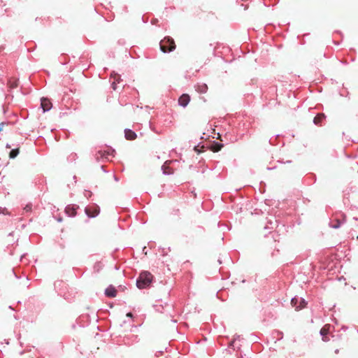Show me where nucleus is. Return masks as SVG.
<instances>
[{
  "instance_id": "0eeeda50",
  "label": "nucleus",
  "mask_w": 358,
  "mask_h": 358,
  "mask_svg": "<svg viewBox=\"0 0 358 358\" xmlns=\"http://www.w3.org/2000/svg\"><path fill=\"white\" fill-rule=\"evenodd\" d=\"M117 290L116 289L113 287L112 285H110L108 287H107L105 290V294L108 297H115L117 295Z\"/></svg>"
},
{
  "instance_id": "20e7f679",
  "label": "nucleus",
  "mask_w": 358,
  "mask_h": 358,
  "mask_svg": "<svg viewBox=\"0 0 358 358\" xmlns=\"http://www.w3.org/2000/svg\"><path fill=\"white\" fill-rule=\"evenodd\" d=\"M330 331V325L329 324H325L320 330V334L322 336V340L324 342H327L329 341V338H328L327 335L329 333Z\"/></svg>"
},
{
  "instance_id": "f3484780",
  "label": "nucleus",
  "mask_w": 358,
  "mask_h": 358,
  "mask_svg": "<svg viewBox=\"0 0 358 358\" xmlns=\"http://www.w3.org/2000/svg\"><path fill=\"white\" fill-rule=\"evenodd\" d=\"M223 147V145L222 144H220V143H215V145H213L212 146V150L213 152H218L221 150V148Z\"/></svg>"
},
{
  "instance_id": "dca6fc26",
  "label": "nucleus",
  "mask_w": 358,
  "mask_h": 358,
  "mask_svg": "<svg viewBox=\"0 0 358 358\" xmlns=\"http://www.w3.org/2000/svg\"><path fill=\"white\" fill-rule=\"evenodd\" d=\"M18 154H19V148L13 149L10 152L9 157H10V158L13 159V158L16 157Z\"/></svg>"
},
{
  "instance_id": "4be33fe9",
  "label": "nucleus",
  "mask_w": 358,
  "mask_h": 358,
  "mask_svg": "<svg viewBox=\"0 0 358 358\" xmlns=\"http://www.w3.org/2000/svg\"><path fill=\"white\" fill-rule=\"evenodd\" d=\"M127 316L131 317H132V313H129L127 314Z\"/></svg>"
},
{
  "instance_id": "a211bd4d",
  "label": "nucleus",
  "mask_w": 358,
  "mask_h": 358,
  "mask_svg": "<svg viewBox=\"0 0 358 358\" xmlns=\"http://www.w3.org/2000/svg\"><path fill=\"white\" fill-rule=\"evenodd\" d=\"M299 299L297 297H294L291 300V304L293 307L296 308V306H299Z\"/></svg>"
},
{
  "instance_id": "6e6552de",
  "label": "nucleus",
  "mask_w": 358,
  "mask_h": 358,
  "mask_svg": "<svg viewBox=\"0 0 358 358\" xmlns=\"http://www.w3.org/2000/svg\"><path fill=\"white\" fill-rule=\"evenodd\" d=\"M124 136L126 139L132 141L136 138L137 136L134 131L131 129H127L124 130Z\"/></svg>"
},
{
  "instance_id": "7ed1b4c3",
  "label": "nucleus",
  "mask_w": 358,
  "mask_h": 358,
  "mask_svg": "<svg viewBox=\"0 0 358 358\" xmlns=\"http://www.w3.org/2000/svg\"><path fill=\"white\" fill-rule=\"evenodd\" d=\"M346 221V216L343 213H340L339 215H336V217L333 222L331 227L333 228L337 229L341 224Z\"/></svg>"
},
{
  "instance_id": "ddd939ff",
  "label": "nucleus",
  "mask_w": 358,
  "mask_h": 358,
  "mask_svg": "<svg viewBox=\"0 0 358 358\" xmlns=\"http://www.w3.org/2000/svg\"><path fill=\"white\" fill-rule=\"evenodd\" d=\"M8 85L10 88L14 89L18 85V80L16 79H10L8 83Z\"/></svg>"
},
{
  "instance_id": "6ab92c4d",
  "label": "nucleus",
  "mask_w": 358,
  "mask_h": 358,
  "mask_svg": "<svg viewBox=\"0 0 358 358\" xmlns=\"http://www.w3.org/2000/svg\"><path fill=\"white\" fill-rule=\"evenodd\" d=\"M85 211L87 215L90 217H95L98 214L97 211H95L93 214H91L89 208H86Z\"/></svg>"
},
{
  "instance_id": "f257e3e1",
  "label": "nucleus",
  "mask_w": 358,
  "mask_h": 358,
  "mask_svg": "<svg viewBox=\"0 0 358 358\" xmlns=\"http://www.w3.org/2000/svg\"><path fill=\"white\" fill-rule=\"evenodd\" d=\"M153 275L148 271H143L141 273L137 281L136 285L139 289L148 287L152 282Z\"/></svg>"
},
{
  "instance_id": "f8f14e48",
  "label": "nucleus",
  "mask_w": 358,
  "mask_h": 358,
  "mask_svg": "<svg viewBox=\"0 0 358 358\" xmlns=\"http://www.w3.org/2000/svg\"><path fill=\"white\" fill-rule=\"evenodd\" d=\"M114 81L112 83V87L114 90L117 89V83H119L120 81V76L118 74H115L113 76Z\"/></svg>"
},
{
  "instance_id": "39448f33",
  "label": "nucleus",
  "mask_w": 358,
  "mask_h": 358,
  "mask_svg": "<svg viewBox=\"0 0 358 358\" xmlns=\"http://www.w3.org/2000/svg\"><path fill=\"white\" fill-rule=\"evenodd\" d=\"M189 101L190 96L187 94H183L178 99V103L182 107L187 106Z\"/></svg>"
},
{
  "instance_id": "f03ea898",
  "label": "nucleus",
  "mask_w": 358,
  "mask_h": 358,
  "mask_svg": "<svg viewBox=\"0 0 358 358\" xmlns=\"http://www.w3.org/2000/svg\"><path fill=\"white\" fill-rule=\"evenodd\" d=\"M176 47L173 39L170 37H165L160 41V49L164 52H171Z\"/></svg>"
},
{
  "instance_id": "9b49d317",
  "label": "nucleus",
  "mask_w": 358,
  "mask_h": 358,
  "mask_svg": "<svg viewBox=\"0 0 358 358\" xmlns=\"http://www.w3.org/2000/svg\"><path fill=\"white\" fill-rule=\"evenodd\" d=\"M65 212L69 216H75L76 215V209L73 206H68L65 208Z\"/></svg>"
},
{
  "instance_id": "aec40b11",
  "label": "nucleus",
  "mask_w": 358,
  "mask_h": 358,
  "mask_svg": "<svg viewBox=\"0 0 358 358\" xmlns=\"http://www.w3.org/2000/svg\"><path fill=\"white\" fill-rule=\"evenodd\" d=\"M5 124H6V123H4V122L0 123V131H1L3 129Z\"/></svg>"
},
{
  "instance_id": "9d476101",
  "label": "nucleus",
  "mask_w": 358,
  "mask_h": 358,
  "mask_svg": "<svg viewBox=\"0 0 358 358\" xmlns=\"http://www.w3.org/2000/svg\"><path fill=\"white\" fill-rule=\"evenodd\" d=\"M325 117L326 116L324 113H319L315 117L313 122L316 125H320Z\"/></svg>"
},
{
  "instance_id": "2eb2a0df",
  "label": "nucleus",
  "mask_w": 358,
  "mask_h": 358,
  "mask_svg": "<svg viewBox=\"0 0 358 358\" xmlns=\"http://www.w3.org/2000/svg\"><path fill=\"white\" fill-rule=\"evenodd\" d=\"M162 169L165 174H172L173 173V170L167 165V162L162 166Z\"/></svg>"
},
{
  "instance_id": "1a4fd4ad",
  "label": "nucleus",
  "mask_w": 358,
  "mask_h": 358,
  "mask_svg": "<svg viewBox=\"0 0 358 358\" xmlns=\"http://www.w3.org/2000/svg\"><path fill=\"white\" fill-rule=\"evenodd\" d=\"M196 90L201 94H204L208 91V86L206 83H198L195 86Z\"/></svg>"
},
{
  "instance_id": "412c9836",
  "label": "nucleus",
  "mask_w": 358,
  "mask_h": 358,
  "mask_svg": "<svg viewBox=\"0 0 358 358\" xmlns=\"http://www.w3.org/2000/svg\"><path fill=\"white\" fill-rule=\"evenodd\" d=\"M24 210H26L27 211H29L31 210V206L27 205L26 206V207L24 208Z\"/></svg>"
},
{
  "instance_id": "4468645a",
  "label": "nucleus",
  "mask_w": 358,
  "mask_h": 358,
  "mask_svg": "<svg viewBox=\"0 0 358 358\" xmlns=\"http://www.w3.org/2000/svg\"><path fill=\"white\" fill-rule=\"evenodd\" d=\"M299 306L296 307V310H299L303 308L304 307H306V302L302 298L299 299Z\"/></svg>"
},
{
  "instance_id": "5701e85b",
  "label": "nucleus",
  "mask_w": 358,
  "mask_h": 358,
  "mask_svg": "<svg viewBox=\"0 0 358 358\" xmlns=\"http://www.w3.org/2000/svg\"><path fill=\"white\" fill-rule=\"evenodd\" d=\"M357 238H358V236H357Z\"/></svg>"
},
{
  "instance_id": "423d86ee",
  "label": "nucleus",
  "mask_w": 358,
  "mask_h": 358,
  "mask_svg": "<svg viewBox=\"0 0 358 358\" xmlns=\"http://www.w3.org/2000/svg\"><path fill=\"white\" fill-rule=\"evenodd\" d=\"M41 105L44 112L49 110L52 108V103L48 98H42Z\"/></svg>"
}]
</instances>
